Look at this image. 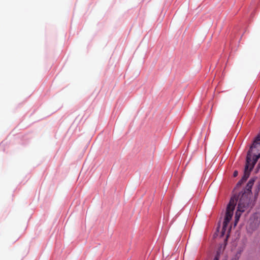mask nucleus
Masks as SVG:
<instances>
[{
  "label": "nucleus",
  "instance_id": "f257e3e1",
  "mask_svg": "<svg viewBox=\"0 0 260 260\" xmlns=\"http://www.w3.org/2000/svg\"><path fill=\"white\" fill-rule=\"evenodd\" d=\"M250 198L251 196L241 192L238 197L235 196L233 198H231L226 208L225 216L223 221V227H226L232 219L233 211L238 199L237 210L235 217L236 223L238 221L241 213L248 209L250 204Z\"/></svg>",
  "mask_w": 260,
  "mask_h": 260
},
{
  "label": "nucleus",
  "instance_id": "f03ea898",
  "mask_svg": "<svg viewBox=\"0 0 260 260\" xmlns=\"http://www.w3.org/2000/svg\"><path fill=\"white\" fill-rule=\"evenodd\" d=\"M260 219L257 215H254L251 217L249 221V224L247 226V230L249 232H252L256 230L259 226Z\"/></svg>",
  "mask_w": 260,
  "mask_h": 260
},
{
  "label": "nucleus",
  "instance_id": "7ed1b4c3",
  "mask_svg": "<svg viewBox=\"0 0 260 260\" xmlns=\"http://www.w3.org/2000/svg\"><path fill=\"white\" fill-rule=\"evenodd\" d=\"M252 169H250L249 166L245 165V169L244 172V175L242 179L237 183L236 187H238L241 185V184L247 179L249 177L250 172Z\"/></svg>",
  "mask_w": 260,
  "mask_h": 260
},
{
  "label": "nucleus",
  "instance_id": "20e7f679",
  "mask_svg": "<svg viewBox=\"0 0 260 260\" xmlns=\"http://www.w3.org/2000/svg\"><path fill=\"white\" fill-rule=\"evenodd\" d=\"M254 181L253 180H250L247 184L246 187L244 189L243 192L242 191V193L248 194L249 196L251 195V189L253 185Z\"/></svg>",
  "mask_w": 260,
  "mask_h": 260
},
{
  "label": "nucleus",
  "instance_id": "39448f33",
  "mask_svg": "<svg viewBox=\"0 0 260 260\" xmlns=\"http://www.w3.org/2000/svg\"><path fill=\"white\" fill-rule=\"evenodd\" d=\"M238 171H236H236H235L234 172V173H233V176H234V177H237V176H238Z\"/></svg>",
  "mask_w": 260,
  "mask_h": 260
},
{
  "label": "nucleus",
  "instance_id": "423d86ee",
  "mask_svg": "<svg viewBox=\"0 0 260 260\" xmlns=\"http://www.w3.org/2000/svg\"><path fill=\"white\" fill-rule=\"evenodd\" d=\"M213 260H219V257L218 255H216Z\"/></svg>",
  "mask_w": 260,
  "mask_h": 260
}]
</instances>
